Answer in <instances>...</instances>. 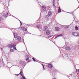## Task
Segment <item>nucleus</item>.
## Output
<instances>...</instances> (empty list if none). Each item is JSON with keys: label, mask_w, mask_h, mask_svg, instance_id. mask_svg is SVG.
<instances>
[{"label": "nucleus", "mask_w": 79, "mask_h": 79, "mask_svg": "<svg viewBox=\"0 0 79 79\" xmlns=\"http://www.w3.org/2000/svg\"><path fill=\"white\" fill-rule=\"evenodd\" d=\"M22 77L23 79H26V77H25L24 76V75H23V76H22Z\"/></svg>", "instance_id": "obj_19"}, {"label": "nucleus", "mask_w": 79, "mask_h": 79, "mask_svg": "<svg viewBox=\"0 0 79 79\" xmlns=\"http://www.w3.org/2000/svg\"><path fill=\"white\" fill-rule=\"evenodd\" d=\"M20 26H22V25L23 24V23H22L21 22L20 23Z\"/></svg>", "instance_id": "obj_26"}, {"label": "nucleus", "mask_w": 79, "mask_h": 79, "mask_svg": "<svg viewBox=\"0 0 79 79\" xmlns=\"http://www.w3.org/2000/svg\"><path fill=\"white\" fill-rule=\"evenodd\" d=\"M17 38L18 40L20 41L21 40V37L20 36H18Z\"/></svg>", "instance_id": "obj_9"}, {"label": "nucleus", "mask_w": 79, "mask_h": 79, "mask_svg": "<svg viewBox=\"0 0 79 79\" xmlns=\"http://www.w3.org/2000/svg\"><path fill=\"white\" fill-rule=\"evenodd\" d=\"M20 79H23V78H20Z\"/></svg>", "instance_id": "obj_31"}, {"label": "nucleus", "mask_w": 79, "mask_h": 79, "mask_svg": "<svg viewBox=\"0 0 79 79\" xmlns=\"http://www.w3.org/2000/svg\"><path fill=\"white\" fill-rule=\"evenodd\" d=\"M41 8L42 10H43L44 11H45L46 10V9H47V8H46V7H45V6H42Z\"/></svg>", "instance_id": "obj_5"}, {"label": "nucleus", "mask_w": 79, "mask_h": 79, "mask_svg": "<svg viewBox=\"0 0 79 79\" xmlns=\"http://www.w3.org/2000/svg\"><path fill=\"white\" fill-rule=\"evenodd\" d=\"M32 60H34V61H36L35 59H34V58H32Z\"/></svg>", "instance_id": "obj_23"}, {"label": "nucleus", "mask_w": 79, "mask_h": 79, "mask_svg": "<svg viewBox=\"0 0 79 79\" xmlns=\"http://www.w3.org/2000/svg\"><path fill=\"white\" fill-rule=\"evenodd\" d=\"M20 29H22L23 31H25L26 32L27 31V29L25 28V27H20Z\"/></svg>", "instance_id": "obj_3"}, {"label": "nucleus", "mask_w": 79, "mask_h": 79, "mask_svg": "<svg viewBox=\"0 0 79 79\" xmlns=\"http://www.w3.org/2000/svg\"><path fill=\"white\" fill-rule=\"evenodd\" d=\"M26 58H27L26 59V61H27L29 59V58H30V56L28 55H27L26 56Z\"/></svg>", "instance_id": "obj_6"}, {"label": "nucleus", "mask_w": 79, "mask_h": 79, "mask_svg": "<svg viewBox=\"0 0 79 79\" xmlns=\"http://www.w3.org/2000/svg\"><path fill=\"white\" fill-rule=\"evenodd\" d=\"M72 35H74V36H75L76 37L79 36V34L77 32H73L72 33Z\"/></svg>", "instance_id": "obj_2"}, {"label": "nucleus", "mask_w": 79, "mask_h": 79, "mask_svg": "<svg viewBox=\"0 0 79 79\" xmlns=\"http://www.w3.org/2000/svg\"><path fill=\"white\" fill-rule=\"evenodd\" d=\"M75 29H76V30H78V27H76Z\"/></svg>", "instance_id": "obj_20"}, {"label": "nucleus", "mask_w": 79, "mask_h": 79, "mask_svg": "<svg viewBox=\"0 0 79 79\" xmlns=\"http://www.w3.org/2000/svg\"><path fill=\"white\" fill-rule=\"evenodd\" d=\"M31 61H32V60H28V62L29 63V62H31Z\"/></svg>", "instance_id": "obj_24"}, {"label": "nucleus", "mask_w": 79, "mask_h": 79, "mask_svg": "<svg viewBox=\"0 0 79 79\" xmlns=\"http://www.w3.org/2000/svg\"><path fill=\"white\" fill-rule=\"evenodd\" d=\"M8 13H5V14H4V16L5 17H6V16H8Z\"/></svg>", "instance_id": "obj_17"}, {"label": "nucleus", "mask_w": 79, "mask_h": 79, "mask_svg": "<svg viewBox=\"0 0 79 79\" xmlns=\"http://www.w3.org/2000/svg\"><path fill=\"white\" fill-rule=\"evenodd\" d=\"M14 50V49H13V48H10V52H15V50Z\"/></svg>", "instance_id": "obj_15"}, {"label": "nucleus", "mask_w": 79, "mask_h": 79, "mask_svg": "<svg viewBox=\"0 0 79 79\" xmlns=\"http://www.w3.org/2000/svg\"><path fill=\"white\" fill-rule=\"evenodd\" d=\"M48 67L49 68H52V64H49L48 66Z\"/></svg>", "instance_id": "obj_13"}, {"label": "nucleus", "mask_w": 79, "mask_h": 79, "mask_svg": "<svg viewBox=\"0 0 79 79\" xmlns=\"http://www.w3.org/2000/svg\"><path fill=\"white\" fill-rule=\"evenodd\" d=\"M76 73H79V70L76 69Z\"/></svg>", "instance_id": "obj_21"}, {"label": "nucleus", "mask_w": 79, "mask_h": 79, "mask_svg": "<svg viewBox=\"0 0 79 79\" xmlns=\"http://www.w3.org/2000/svg\"><path fill=\"white\" fill-rule=\"evenodd\" d=\"M53 79H56V78L55 77H54Z\"/></svg>", "instance_id": "obj_29"}, {"label": "nucleus", "mask_w": 79, "mask_h": 79, "mask_svg": "<svg viewBox=\"0 0 79 79\" xmlns=\"http://www.w3.org/2000/svg\"><path fill=\"white\" fill-rule=\"evenodd\" d=\"M22 73H23V71L21 70L20 73L19 74L21 75V76H23V74H22Z\"/></svg>", "instance_id": "obj_16"}, {"label": "nucleus", "mask_w": 79, "mask_h": 79, "mask_svg": "<svg viewBox=\"0 0 79 79\" xmlns=\"http://www.w3.org/2000/svg\"><path fill=\"white\" fill-rule=\"evenodd\" d=\"M19 21L20 22V23H21V22L20 20Z\"/></svg>", "instance_id": "obj_32"}, {"label": "nucleus", "mask_w": 79, "mask_h": 79, "mask_svg": "<svg viewBox=\"0 0 79 79\" xmlns=\"http://www.w3.org/2000/svg\"><path fill=\"white\" fill-rule=\"evenodd\" d=\"M61 9H60V7H59V9L58 10V13H61Z\"/></svg>", "instance_id": "obj_12"}, {"label": "nucleus", "mask_w": 79, "mask_h": 79, "mask_svg": "<svg viewBox=\"0 0 79 79\" xmlns=\"http://www.w3.org/2000/svg\"><path fill=\"white\" fill-rule=\"evenodd\" d=\"M46 35H49L50 34V31L49 30H48L46 32Z\"/></svg>", "instance_id": "obj_7"}, {"label": "nucleus", "mask_w": 79, "mask_h": 79, "mask_svg": "<svg viewBox=\"0 0 79 79\" xmlns=\"http://www.w3.org/2000/svg\"><path fill=\"white\" fill-rule=\"evenodd\" d=\"M52 12L50 11H49L48 15L49 16H51V15H52Z\"/></svg>", "instance_id": "obj_18"}, {"label": "nucleus", "mask_w": 79, "mask_h": 79, "mask_svg": "<svg viewBox=\"0 0 79 79\" xmlns=\"http://www.w3.org/2000/svg\"><path fill=\"white\" fill-rule=\"evenodd\" d=\"M0 21H2V18L0 17Z\"/></svg>", "instance_id": "obj_27"}, {"label": "nucleus", "mask_w": 79, "mask_h": 79, "mask_svg": "<svg viewBox=\"0 0 79 79\" xmlns=\"http://www.w3.org/2000/svg\"><path fill=\"white\" fill-rule=\"evenodd\" d=\"M60 36H63V35L60 34L59 35H58L56 37H55V39H56V38H57V37H60Z\"/></svg>", "instance_id": "obj_14"}, {"label": "nucleus", "mask_w": 79, "mask_h": 79, "mask_svg": "<svg viewBox=\"0 0 79 79\" xmlns=\"http://www.w3.org/2000/svg\"><path fill=\"white\" fill-rule=\"evenodd\" d=\"M47 29H48V27L46 26H45L44 27V31L45 32L47 31Z\"/></svg>", "instance_id": "obj_8"}, {"label": "nucleus", "mask_w": 79, "mask_h": 79, "mask_svg": "<svg viewBox=\"0 0 79 79\" xmlns=\"http://www.w3.org/2000/svg\"><path fill=\"white\" fill-rule=\"evenodd\" d=\"M8 47H10V48H13H13L14 50H17V51L18 50L16 49V45H15L14 44H9L8 45Z\"/></svg>", "instance_id": "obj_1"}, {"label": "nucleus", "mask_w": 79, "mask_h": 79, "mask_svg": "<svg viewBox=\"0 0 79 79\" xmlns=\"http://www.w3.org/2000/svg\"><path fill=\"white\" fill-rule=\"evenodd\" d=\"M14 38L15 39L17 38H18V35L16 34V33H14Z\"/></svg>", "instance_id": "obj_11"}, {"label": "nucleus", "mask_w": 79, "mask_h": 79, "mask_svg": "<svg viewBox=\"0 0 79 79\" xmlns=\"http://www.w3.org/2000/svg\"><path fill=\"white\" fill-rule=\"evenodd\" d=\"M53 5H54V6H55V5H54V4H53Z\"/></svg>", "instance_id": "obj_33"}, {"label": "nucleus", "mask_w": 79, "mask_h": 79, "mask_svg": "<svg viewBox=\"0 0 79 79\" xmlns=\"http://www.w3.org/2000/svg\"><path fill=\"white\" fill-rule=\"evenodd\" d=\"M60 29V28L58 27H56L55 28V30L56 31H59Z\"/></svg>", "instance_id": "obj_4"}, {"label": "nucleus", "mask_w": 79, "mask_h": 79, "mask_svg": "<svg viewBox=\"0 0 79 79\" xmlns=\"http://www.w3.org/2000/svg\"><path fill=\"white\" fill-rule=\"evenodd\" d=\"M41 65L43 66L44 69V65L43 64H41Z\"/></svg>", "instance_id": "obj_25"}, {"label": "nucleus", "mask_w": 79, "mask_h": 79, "mask_svg": "<svg viewBox=\"0 0 79 79\" xmlns=\"http://www.w3.org/2000/svg\"><path fill=\"white\" fill-rule=\"evenodd\" d=\"M36 27H37L38 28V29H39V28H40V26H37Z\"/></svg>", "instance_id": "obj_22"}, {"label": "nucleus", "mask_w": 79, "mask_h": 79, "mask_svg": "<svg viewBox=\"0 0 79 79\" xmlns=\"http://www.w3.org/2000/svg\"><path fill=\"white\" fill-rule=\"evenodd\" d=\"M40 31H41L42 29H41V28L40 29Z\"/></svg>", "instance_id": "obj_30"}, {"label": "nucleus", "mask_w": 79, "mask_h": 79, "mask_svg": "<svg viewBox=\"0 0 79 79\" xmlns=\"http://www.w3.org/2000/svg\"><path fill=\"white\" fill-rule=\"evenodd\" d=\"M65 49L66 50L69 51L71 49H70V47H66L65 48Z\"/></svg>", "instance_id": "obj_10"}, {"label": "nucleus", "mask_w": 79, "mask_h": 79, "mask_svg": "<svg viewBox=\"0 0 79 79\" xmlns=\"http://www.w3.org/2000/svg\"><path fill=\"white\" fill-rule=\"evenodd\" d=\"M19 75H20L19 74H18L16 75V76H18Z\"/></svg>", "instance_id": "obj_28"}]
</instances>
